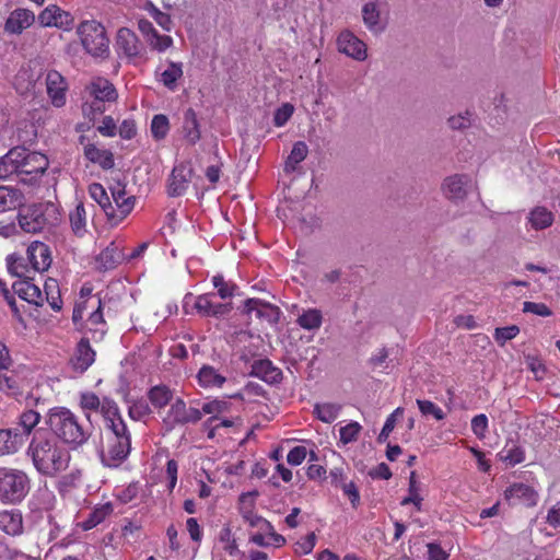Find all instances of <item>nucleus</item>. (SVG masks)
I'll use <instances>...</instances> for the list:
<instances>
[{
	"label": "nucleus",
	"instance_id": "obj_21",
	"mask_svg": "<svg viewBox=\"0 0 560 560\" xmlns=\"http://www.w3.org/2000/svg\"><path fill=\"white\" fill-rule=\"evenodd\" d=\"M338 49L357 60L366 58V45L351 32H342L337 39Z\"/></svg>",
	"mask_w": 560,
	"mask_h": 560
},
{
	"label": "nucleus",
	"instance_id": "obj_27",
	"mask_svg": "<svg viewBox=\"0 0 560 560\" xmlns=\"http://www.w3.org/2000/svg\"><path fill=\"white\" fill-rule=\"evenodd\" d=\"M27 259L34 271H45L51 264L49 247L42 242H33L27 247Z\"/></svg>",
	"mask_w": 560,
	"mask_h": 560
},
{
	"label": "nucleus",
	"instance_id": "obj_22",
	"mask_svg": "<svg viewBox=\"0 0 560 560\" xmlns=\"http://www.w3.org/2000/svg\"><path fill=\"white\" fill-rule=\"evenodd\" d=\"M86 91L92 98L105 103H114L118 98V93L114 84L102 77L94 78L86 86Z\"/></svg>",
	"mask_w": 560,
	"mask_h": 560
},
{
	"label": "nucleus",
	"instance_id": "obj_3",
	"mask_svg": "<svg viewBox=\"0 0 560 560\" xmlns=\"http://www.w3.org/2000/svg\"><path fill=\"white\" fill-rule=\"evenodd\" d=\"M61 221L58 206L52 202L31 205L19 211L18 222L26 233H38L57 226Z\"/></svg>",
	"mask_w": 560,
	"mask_h": 560
},
{
	"label": "nucleus",
	"instance_id": "obj_47",
	"mask_svg": "<svg viewBox=\"0 0 560 560\" xmlns=\"http://www.w3.org/2000/svg\"><path fill=\"white\" fill-rule=\"evenodd\" d=\"M529 222L535 230H542L553 222L552 213L544 207H537L529 213Z\"/></svg>",
	"mask_w": 560,
	"mask_h": 560
},
{
	"label": "nucleus",
	"instance_id": "obj_5",
	"mask_svg": "<svg viewBox=\"0 0 560 560\" xmlns=\"http://www.w3.org/2000/svg\"><path fill=\"white\" fill-rule=\"evenodd\" d=\"M31 489L28 475L18 468H0V502L18 504L24 500Z\"/></svg>",
	"mask_w": 560,
	"mask_h": 560
},
{
	"label": "nucleus",
	"instance_id": "obj_38",
	"mask_svg": "<svg viewBox=\"0 0 560 560\" xmlns=\"http://www.w3.org/2000/svg\"><path fill=\"white\" fill-rule=\"evenodd\" d=\"M0 390L11 397L22 395L18 375L10 368L0 370Z\"/></svg>",
	"mask_w": 560,
	"mask_h": 560
},
{
	"label": "nucleus",
	"instance_id": "obj_24",
	"mask_svg": "<svg viewBox=\"0 0 560 560\" xmlns=\"http://www.w3.org/2000/svg\"><path fill=\"white\" fill-rule=\"evenodd\" d=\"M12 289L20 299L28 302L30 304H34L36 306H42L44 304L43 292L39 287L33 282L31 277L27 279H18L13 282Z\"/></svg>",
	"mask_w": 560,
	"mask_h": 560
},
{
	"label": "nucleus",
	"instance_id": "obj_1",
	"mask_svg": "<svg viewBox=\"0 0 560 560\" xmlns=\"http://www.w3.org/2000/svg\"><path fill=\"white\" fill-rule=\"evenodd\" d=\"M26 455L36 471L49 478H55L67 470L71 460L70 452L46 430L33 433Z\"/></svg>",
	"mask_w": 560,
	"mask_h": 560
},
{
	"label": "nucleus",
	"instance_id": "obj_30",
	"mask_svg": "<svg viewBox=\"0 0 560 560\" xmlns=\"http://www.w3.org/2000/svg\"><path fill=\"white\" fill-rule=\"evenodd\" d=\"M470 178L467 175H453L445 179L443 190L447 198L462 200L466 197V186Z\"/></svg>",
	"mask_w": 560,
	"mask_h": 560
},
{
	"label": "nucleus",
	"instance_id": "obj_7",
	"mask_svg": "<svg viewBox=\"0 0 560 560\" xmlns=\"http://www.w3.org/2000/svg\"><path fill=\"white\" fill-rule=\"evenodd\" d=\"M20 158L18 164V178L25 184H33L47 170L49 162L46 155L30 151L24 147H16Z\"/></svg>",
	"mask_w": 560,
	"mask_h": 560
},
{
	"label": "nucleus",
	"instance_id": "obj_39",
	"mask_svg": "<svg viewBox=\"0 0 560 560\" xmlns=\"http://www.w3.org/2000/svg\"><path fill=\"white\" fill-rule=\"evenodd\" d=\"M72 232L82 237L86 233L88 213L83 202H79L69 213Z\"/></svg>",
	"mask_w": 560,
	"mask_h": 560
},
{
	"label": "nucleus",
	"instance_id": "obj_31",
	"mask_svg": "<svg viewBox=\"0 0 560 560\" xmlns=\"http://www.w3.org/2000/svg\"><path fill=\"white\" fill-rule=\"evenodd\" d=\"M198 384L203 388H221L226 382L225 375L211 365H202L197 374Z\"/></svg>",
	"mask_w": 560,
	"mask_h": 560
},
{
	"label": "nucleus",
	"instance_id": "obj_61",
	"mask_svg": "<svg viewBox=\"0 0 560 560\" xmlns=\"http://www.w3.org/2000/svg\"><path fill=\"white\" fill-rule=\"evenodd\" d=\"M417 405L423 416H433L436 420L445 418L444 411L431 400L417 399Z\"/></svg>",
	"mask_w": 560,
	"mask_h": 560
},
{
	"label": "nucleus",
	"instance_id": "obj_8",
	"mask_svg": "<svg viewBox=\"0 0 560 560\" xmlns=\"http://www.w3.org/2000/svg\"><path fill=\"white\" fill-rule=\"evenodd\" d=\"M112 199L106 207V218L112 225L119 224L133 210L136 198L128 195L125 185L117 183L110 188Z\"/></svg>",
	"mask_w": 560,
	"mask_h": 560
},
{
	"label": "nucleus",
	"instance_id": "obj_42",
	"mask_svg": "<svg viewBox=\"0 0 560 560\" xmlns=\"http://www.w3.org/2000/svg\"><path fill=\"white\" fill-rule=\"evenodd\" d=\"M182 62L170 61L168 67L161 73L160 82L171 91L177 88V81L183 77Z\"/></svg>",
	"mask_w": 560,
	"mask_h": 560
},
{
	"label": "nucleus",
	"instance_id": "obj_25",
	"mask_svg": "<svg viewBox=\"0 0 560 560\" xmlns=\"http://www.w3.org/2000/svg\"><path fill=\"white\" fill-rule=\"evenodd\" d=\"M250 375L268 384H278L282 381V371L269 359L255 360L250 366Z\"/></svg>",
	"mask_w": 560,
	"mask_h": 560
},
{
	"label": "nucleus",
	"instance_id": "obj_40",
	"mask_svg": "<svg viewBox=\"0 0 560 560\" xmlns=\"http://www.w3.org/2000/svg\"><path fill=\"white\" fill-rule=\"evenodd\" d=\"M113 512L114 508L109 502L95 506L90 513L89 517L83 521L82 528L84 530H90L96 527L98 524L104 522Z\"/></svg>",
	"mask_w": 560,
	"mask_h": 560
},
{
	"label": "nucleus",
	"instance_id": "obj_33",
	"mask_svg": "<svg viewBox=\"0 0 560 560\" xmlns=\"http://www.w3.org/2000/svg\"><path fill=\"white\" fill-rule=\"evenodd\" d=\"M24 202L23 192L14 187L0 186V213L14 210Z\"/></svg>",
	"mask_w": 560,
	"mask_h": 560
},
{
	"label": "nucleus",
	"instance_id": "obj_2",
	"mask_svg": "<svg viewBox=\"0 0 560 560\" xmlns=\"http://www.w3.org/2000/svg\"><path fill=\"white\" fill-rule=\"evenodd\" d=\"M50 432L59 442L72 448L83 446L92 435L91 425H85L80 418L66 407L49 409L46 418Z\"/></svg>",
	"mask_w": 560,
	"mask_h": 560
},
{
	"label": "nucleus",
	"instance_id": "obj_6",
	"mask_svg": "<svg viewBox=\"0 0 560 560\" xmlns=\"http://www.w3.org/2000/svg\"><path fill=\"white\" fill-rule=\"evenodd\" d=\"M131 435H104L100 452L103 466L108 468L120 467L129 457L132 446Z\"/></svg>",
	"mask_w": 560,
	"mask_h": 560
},
{
	"label": "nucleus",
	"instance_id": "obj_12",
	"mask_svg": "<svg viewBox=\"0 0 560 560\" xmlns=\"http://www.w3.org/2000/svg\"><path fill=\"white\" fill-rule=\"evenodd\" d=\"M214 292H208L196 296L194 301V308L199 315L205 317L219 318L228 315L232 310L231 303H219L214 301Z\"/></svg>",
	"mask_w": 560,
	"mask_h": 560
},
{
	"label": "nucleus",
	"instance_id": "obj_45",
	"mask_svg": "<svg viewBox=\"0 0 560 560\" xmlns=\"http://www.w3.org/2000/svg\"><path fill=\"white\" fill-rule=\"evenodd\" d=\"M340 410L341 406L334 402L316 404L314 406V413L316 418L324 423L334 422L337 419Z\"/></svg>",
	"mask_w": 560,
	"mask_h": 560
},
{
	"label": "nucleus",
	"instance_id": "obj_23",
	"mask_svg": "<svg viewBox=\"0 0 560 560\" xmlns=\"http://www.w3.org/2000/svg\"><path fill=\"white\" fill-rule=\"evenodd\" d=\"M179 132L183 139L190 145H195L200 140V122L194 108L189 107L183 113Z\"/></svg>",
	"mask_w": 560,
	"mask_h": 560
},
{
	"label": "nucleus",
	"instance_id": "obj_36",
	"mask_svg": "<svg viewBox=\"0 0 560 560\" xmlns=\"http://www.w3.org/2000/svg\"><path fill=\"white\" fill-rule=\"evenodd\" d=\"M106 400H114L109 397H104L102 400L100 397L93 392H83L80 394L79 406L85 412L88 421H90L91 411L100 412L101 417H103V407L105 406Z\"/></svg>",
	"mask_w": 560,
	"mask_h": 560
},
{
	"label": "nucleus",
	"instance_id": "obj_15",
	"mask_svg": "<svg viewBox=\"0 0 560 560\" xmlns=\"http://www.w3.org/2000/svg\"><path fill=\"white\" fill-rule=\"evenodd\" d=\"M116 49L119 55L122 54L127 58H136L142 55L144 47L135 32L127 27H121L117 32Z\"/></svg>",
	"mask_w": 560,
	"mask_h": 560
},
{
	"label": "nucleus",
	"instance_id": "obj_29",
	"mask_svg": "<svg viewBox=\"0 0 560 560\" xmlns=\"http://www.w3.org/2000/svg\"><path fill=\"white\" fill-rule=\"evenodd\" d=\"M0 530L13 537L22 535L24 532L22 512L16 509L1 511Z\"/></svg>",
	"mask_w": 560,
	"mask_h": 560
},
{
	"label": "nucleus",
	"instance_id": "obj_52",
	"mask_svg": "<svg viewBox=\"0 0 560 560\" xmlns=\"http://www.w3.org/2000/svg\"><path fill=\"white\" fill-rule=\"evenodd\" d=\"M307 153L308 148L304 141L295 142L285 163V168L295 170L296 165L306 159Z\"/></svg>",
	"mask_w": 560,
	"mask_h": 560
},
{
	"label": "nucleus",
	"instance_id": "obj_48",
	"mask_svg": "<svg viewBox=\"0 0 560 560\" xmlns=\"http://www.w3.org/2000/svg\"><path fill=\"white\" fill-rule=\"evenodd\" d=\"M214 289H217L215 296L218 295L222 300L231 299L234 296L237 285L224 279L222 275H215L211 279Z\"/></svg>",
	"mask_w": 560,
	"mask_h": 560
},
{
	"label": "nucleus",
	"instance_id": "obj_13",
	"mask_svg": "<svg viewBox=\"0 0 560 560\" xmlns=\"http://www.w3.org/2000/svg\"><path fill=\"white\" fill-rule=\"evenodd\" d=\"M95 306L85 318L83 317V323L75 326V328L85 334H91L93 340L100 341L107 331V323L104 319L102 300Z\"/></svg>",
	"mask_w": 560,
	"mask_h": 560
},
{
	"label": "nucleus",
	"instance_id": "obj_17",
	"mask_svg": "<svg viewBox=\"0 0 560 560\" xmlns=\"http://www.w3.org/2000/svg\"><path fill=\"white\" fill-rule=\"evenodd\" d=\"M192 177V168L188 163L175 165L168 178L167 192L171 197L185 194Z\"/></svg>",
	"mask_w": 560,
	"mask_h": 560
},
{
	"label": "nucleus",
	"instance_id": "obj_19",
	"mask_svg": "<svg viewBox=\"0 0 560 560\" xmlns=\"http://www.w3.org/2000/svg\"><path fill=\"white\" fill-rule=\"evenodd\" d=\"M96 352L92 349L86 337L78 342L74 353L70 359L71 368L77 373H84L95 362Z\"/></svg>",
	"mask_w": 560,
	"mask_h": 560
},
{
	"label": "nucleus",
	"instance_id": "obj_18",
	"mask_svg": "<svg viewBox=\"0 0 560 560\" xmlns=\"http://www.w3.org/2000/svg\"><path fill=\"white\" fill-rule=\"evenodd\" d=\"M46 90L51 104L62 107L67 101L68 84L66 79L56 70H49L46 74Z\"/></svg>",
	"mask_w": 560,
	"mask_h": 560
},
{
	"label": "nucleus",
	"instance_id": "obj_9",
	"mask_svg": "<svg viewBox=\"0 0 560 560\" xmlns=\"http://www.w3.org/2000/svg\"><path fill=\"white\" fill-rule=\"evenodd\" d=\"M202 419V411L199 408L188 407L180 397L175 398L163 417V424L167 430L177 427L196 424Z\"/></svg>",
	"mask_w": 560,
	"mask_h": 560
},
{
	"label": "nucleus",
	"instance_id": "obj_34",
	"mask_svg": "<svg viewBox=\"0 0 560 560\" xmlns=\"http://www.w3.org/2000/svg\"><path fill=\"white\" fill-rule=\"evenodd\" d=\"M40 421V415L39 412L28 409L23 411L18 421V427L12 428L15 430L20 435H22V441L25 443V441L31 435L32 431L37 427V424Z\"/></svg>",
	"mask_w": 560,
	"mask_h": 560
},
{
	"label": "nucleus",
	"instance_id": "obj_56",
	"mask_svg": "<svg viewBox=\"0 0 560 560\" xmlns=\"http://www.w3.org/2000/svg\"><path fill=\"white\" fill-rule=\"evenodd\" d=\"M106 103L103 101H98L92 98L91 102H84L82 104V113L85 118H88L91 122H94L97 116L102 115L106 110Z\"/></svg>",
	"mask_w": 560,
	"mask_h": 560
},
{
	"label": "nucleus",
	"instance_id": "obj_44",
	"mask_svg": "<svg viewBox=\"0 0 560 560\" xmlns=\"http://www.w3.org/2000/svg\"><path fill=\"white\" fill-rule=\"evenodd\" d=\"M101 300L102 299L78 300L72 312V322L74 326L81 325L83 323V317L85 318V316L89 315V312L94 310L96 307L95 305L98 304Z\"/></svg>",
	"mask_w": 560,
	"mask_h": 560
},
{
	"label": "nucleus",
	"instance_id": "obj_53",
	"mask_svg": "<svg viewBox=\"0 0 560 560\" xmlns=\"http://www.w3.org/2000/svg\"><path fill=\"white\" fill-rule=\"evenodd\" d=\"M362 431V425L357 421H351L339 429L340 442L343 445L355 442Z\"/></svg>",
	"mask_w": 560,
	"mask_h": 560
},
{
	"label": "nucleus",
	"instance_id": "obj_11",
	"mask_svg": "<svg viewBox=\"0 0 560 560\" xmlns=\"http://www.w3.org/2000/svg\"><path fill=\"white\" fill-rule=\"evenodd\" d=\"M79 143L83 145V155L90 163L98 165L103 171L112 170L115 166L114 154L110 150L98 148L85 135L79 137Z\"/></svg>",
	"mask_w": 560,
	"mask_h": 560
},
{
	"label": "nucleus",
	"instance_id": "obj_51",
	"mask_svg": "<svg viewBox=\"0 0 560 560\" xmlns=\"http://www.w3.org/2000/svg\"><path fill=\"white\" fill-rule=\"evenodd\" d=\"M170 131V121L163 114L154 115L151 120V133L155 140L164 139Z\"/></svg>",
	"mask_w": 560,
	"mask_h": 560
},
{
	"label": "nucleus",
	"instance_id": "obj_35",
	"mask_svg": "<svg viewBox=\"0 0 560 560\" xmlns=\"http://www.w3.org/2000/svg\"><path fill=\"white\" fill-rule=\"evenodd\" d=\"M148 399L155 409H162L175 400L173 390L166 385H155L147 393Z\"/></svg>",
	"mask_w": 560,
	"mask_h": 560
},
{
	"label": "nucleus",
	"instance_id": "obj_4",
	"mask_svg": "<svg viewBox=\"0 0 560 560\" xmlns=\"http://www.w3.org/2000/svg\"><path fill=\"white\" fill-rule=\"evenodd\" d=\"M75 34L88 55L101 59L109 57V38L105 26L100 21L82 20L75 27Z\"/></svg>",
	"mask_w": 560,
	"mask_h": 560
},
{
	"label": "nucleus",
	"instance_id": "obj_55",
	"mask_svg": "<svg viewBox=\"0 0 560 560\" xmlns=\"http://www.w3.org/2000/svg\"><path fill=\"white\" fill-rule=\"evenodd\" d=\"M151 413L149 404L143 399H136L130 401L128 406V416L135 421L143 420Z\"/></svg>",
	"mask_w": 560,
	"mask_h": 560
},
{
	"label": "nucleus",
	"instance_id": "obj_32",
	"mask_svg": "<svg viewBox=\"0 0 560 560\" xmlns=\"http://www.w3.org/2000/svg\"><path fill=\"white\" fill-rule=\"evenodd\" d=\"M23 444L22 435L15 430L0 429V456L15 454Z\"/></svg>",
	"mask_w": 560,
	"mask_h": 560
},
{
	"label": "nucleus",
	"instance_id": "obj_57",
	"mask_svg": "<svg viewBox=\"0 0 560 560\" xmlns=\"http://www.w3.org/2000/svg\"><path fill=\"white\" fill-rule=\"evenodd\" d=\"M219 540L223 544L224 551L230 556L238 552V546L230 526L226 525L220 530Z\"/></svg>",
	"mask_w": 560,
	"mask_h": 560
},
{
	"label": "nucleus",
	"instance_id": "obj_16",
	"mask_svg": "<svg viewBox=\"0 0 560 560\" xmlns=\"http://www.w3.org/2000/svg\"><path fill=\"white\" fill-rule=\"evenodd\" d=\"M38 22L45 27H58L70 30L73 24V16L56 4L45 8L38 15Z\"/></svg>",
	"mask_w": 560,
	"mask_h": 560
},
{
	"label": "nucleus",
	"instance_id": "obj_54",
	"mask_svg": "<svg viewBox=\"0 0 560 560\" xmlns=\"http://www.w3.org/2000/svg\"><path fill=\"white\" fill-rule=\"evenodd\" d=\"M8 270L12 276L18 277L19 279H27L30 278V269L25 262V259L22 257L9 256L7 258Z\"/></svg>",
	"mask_w": 560,
	"mask_h": 560
},
{
	"label": "nucleus",
	"instance_id": "obj_46",
	"mask_svg": "<svg viewBox=\"0 0 560 560\" xmlns=\"http://www.w3.org/2000/svg\"><path fill=\"white\" fill-rule=\"evenodd\" d=\"M296 323L306 330L318 329L323 323L322 312L317 308H310L298 317Z\"/></svg>",
	"mask_w": 560,
	"mask_h": 560
},
{
	"label": "nucleus",
	"instance_id": "obj_50",
	"mask_svg": "<svg viewBox=\"0 0 560 560\" xmlns=\"http://www.w3.org/2000/svg\"><path fill=\"white\" fill-rule=\"evenodd\" d=\"M363 22L370 31H380V11L375 2L365 3L362 8Z\"/></svg>",
	"mask_w": 560,
	"mask_h": 560
},
{
	"label": "nucleus",
	"instance_id": "obj_60",
	"mask_svg": "<svg viewBox=\"0 0 560 560\" xmlns=\"http://www.w3.org/2000/svg\"><path fill=\"white\" fill-rule=\"evenodd\" d=\"M257 492L242 493L238 498V512L242 518L255 512V498Z\"/></svg>",
	"mask_w": 560,
	"mask_h": 560
},
{
	"label": "nucleus",
	"instance_id": "obj_14",
	"mask_svg": "<svg viewBox=\"0 0 560 560\" xmlns=\"http://www.w3.org/2000/svg\"><path fill=\"white\" fill-rule=\"evenodd\" d=\"M504 499L511 505L535 506L538 501L537 491L529 485L523 482L512 483L504 491Z\"/></svg>",
	"mask_w": 560,
	"mask_h": 560
},
{
	"label": "nucleus",
	"instance_id": "obj_37",
	"mask_svg": "<svg viewBox=\"0 0 560 560\" xmlns=\"http://www.w3.org/2000/svg\"><path fill=\"white\" fill-rule=\"evenodd\" d=\"M44 302L46 301L52 311L59 312L62 310V299L59 283L54 278H48L44 283Z\"/></svg>",
	"mask_w": 560,
	"mask_h": 560
},
{
	"label": "nucleus",
	"instance_id": "obj_64",
	"mask_svg": "<svg viewBox=\"0 0 560 560\" xmlns=\"http://www.w3.org/2000/svg\"><path fill=\"white\" fill-rule=\"evenodd\" d=\"M141 490L140 482H130L127 487L119 490L117 493V498L121 503H130L132 502L138 495Z\"/></svg>",
	"mask_w": 560,
	"mask_h": 560
},
{
	"label": "nucleus",
	"instance_id": "obj_26",
	"mask_svg": "<svg viewBox=\"0 0 560 560\" xmlns=\"http://www.w3.org/2000/svg\"><path fill=\"white\" fill-rule=\"evenodd\" d=\"M125 255L121 249L112 242L95 257V269L105 272L115 269L122 260Z\"/></svg>",
	"mask_w": 560,
	"mask_h": 560
},
{
	"label": "nucleus",
	"instance_id": "obj_49",
	"mask_svg": "<svg viewBox=\"0 0 560 560\" xmlns=\"http://www.w3.org/2000/svg\"><path fill=\"white\" fill-rule=\"evenodd\" d=\"M408 497L404 498L401 505L413 504L417 511L422 510V497L420 495L419 488L416 480V472L411 471L409 478Z\"/></svg>",
	"mask_w": 560,
	"mask_h": 560
},
{
	"label": "nucleus",
	"instance_id": "obj_20",
	"mask_svg": "<svg viewBox=\"0 0 560 560\" xmlns=\"http://www.w3.org/2000/svg\"><path fill=\"white\" fill-rule=\"evenodd\" d=\"M243 312L250 318L254 315L257 319H265L268 323L276 322L278 318L277 306L255 298L247 299L244 302Z\"/></svg>",
	"mask_w": 560,
	"mask_h": 560
},
{
	"label": "nucleus",
	"instance_id": "obj_41",
	"mask_svg": "<svg viewBox=\"0 0 560 560\" xmlns=\"http://www.w3.org/2000/svg\"><path fill=\"white\" fill-rule=\"evenodd\" d=\"M19 154L16 147H14L0 158V179L9 178L12 175L18 177Z\"/></svg>",
	"mask_w": 560,
	"mask_h": 560
},
{
	"label": "nucleus",
	"instance_id": "obj_28",
	"mask_svg": "<svg viewBox=\"0 0 560 560\" xmlns=\"http://www.w3.org/2000/svg\"><path fill=\"white\" fill-rule=\"evenodd\" d=\"M35 21V15L26 9H15L10 13L5 23L4 31L10 34H21L28 28Z\"/></svg>",
	"mask_w": 560,
	"mask_h": 560
},
{
	"label": "nucleus",
	"instance_id": "obj_58",
	"mask_svg": "<svg viewBox=\"0 0 560 560\" xmlns=\"http://www.w3.org/2000/svg\"><path fill=\"white\" fill-rule=\"evenodd\" d=\"M90 197L98 203L104 213L106 214V207L109 203L110 198L108 197L105 188L100 183H92L89 186Z\"/></svg>",
	"mask_w": 560,
	"mask_h": 560
},
{
	"label": "nucleus",
	"instance_id": "obj_10",
	"mask_svg": "<svg viewBox=\"0 0 560 560\" xmlns=\"http://www.w3.org/2000/svg\"><path fill=\"white\" fill-rule=\"evenodd\" d=\"M104 435H131V432L122 418L120 408L115 400H106L103 407Z\"/></svg>",
	"mask_w": 560,
	"mask_h": 560
},
{
	"label": "nucleus",
	"instance_id": "obj_43",
	"mask_svg": "<svg viewBox=\"0 0 560 560\" xmlns=\"http://www.w3.org/2000/svg\"><path fill=\"white\" fill-rule=\"evenodd\" d=\"M498 456L501 462L513 467L525 460V451L516 443H512L511 445L508 443Z\"/></svg>",
	"mask_w": 560,
	"mask_h": 560
},
{
	"label": "nucleus",
	"instance_id": "obj_59",
	"mask_svg": "<svg viewBox=\"0 0 560 560\" xmlns=\"http://www.w3.org/2000/svg\"><path fill=\"white\" fill-rule=\"evenodd\" d=\"M402 413H404V409L401 407H398L386 418L385 423L382 428V431L377 436L378 443L383 444L388 440L389 434L393 432V430L396 425L397 416H401Z\"/></svg>",
	"mask_w": 560,
	"mask_h": 560
},
{
	"label": "nucleus",
	"instance_id": "obj_62",
	"mask_svg": "<svg viewBox=\"0 0 560 560\" xmlns=\"http://www.w3.org/2000/svg\"><path fill=\"white\" fill-rule=\"evenodd\" d=\"M152 49L163 52L173 45V38L168 35H161L156 32L152 37L147 39Z\"/></svg>",
	"mask_w": 560,
	"mask_h": 560
},
{
	"label": "nucleus",
	"instance_id": "obj_63",
	"mask_svg": "<svg viewBox=\"0 0 560 560\" xmlns=\"http://www.w3.org/2000/svg\"><path fill=\"white\" fill-rule=\"evenodd\" d=\"M488 428L489 421L485 413H479L471 419V431L478 439L486 438Z\"/></svg>",
	"mask_w": 560,
	"mask_h": 560
}]
</instances>
